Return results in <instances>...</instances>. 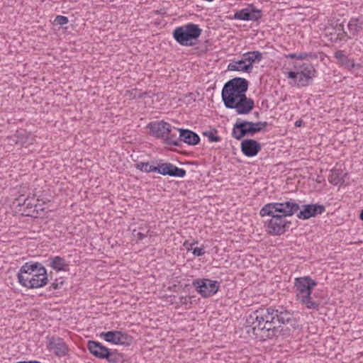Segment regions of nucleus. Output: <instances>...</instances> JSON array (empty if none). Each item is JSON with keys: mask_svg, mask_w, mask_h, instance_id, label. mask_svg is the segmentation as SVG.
I'll return each mask as SVG.
<instances>
[{"mask_svg": "<svg viewBox=\"0 0 363 363\" xmlns=\"http://www.w3.org/2000/svg\"><path fill=\"white\" fill-rule=\"evenodd\" d=\"M118 330H111L108 332H103L100 336L102 337L105 341L116 345V337Z\"/></svg>", "mask_w": 363, "mask_h": 363, "instance_id": "31", "label": "nucleus"}, {"mask_svg": "<svg viewBox=\"0 0 363 363\" xmlns=\"http://www.w3.org/2000/svg\"><path fill=\"white\" fill-rule=\"evenodd\" d=\"M116 340V345L130 346L133 343V337L126 333L118 330Z\"/></svg>", "mask_w": 363, "mask_h": 363, "instance_id": "27", "label": "nucleus"}, {"mask_svg": "<svg viewBox=\"0 0 363 363\" xmlns=\"http://www.w3.org/2000/svg\"><path fill=\"white\" fill-rule=\"evenodd\" d=\"M48 339V349L50 351H53L56 356L65 357L68 354V347L62 338L56 336H52Z\"/></svg>", "mask_w": 363, "mask_h": 363, "instance_id": "14", "label": "nucleus"}, {"mask_svg": "<svg viewBox=\"0 0 363 363\" xmlns=\"http://www.w3.org/2000/svg\"><path fill=\"white\" fill-rule=\"evenodd\" d=\"M270 219L265 221V227L268 234L274 236L284 234L291 225V221L278 216L267 215Z\"/></svg>", "mask_w": 363, "mask_h": 363, "instance_id": "7", "label": "nucleus"}, {"mask_svg": "<svg viewBox=\"0 0 363 363\" xmlns=\"http://www.w3.org/2000/svg\"><path fill=\"white\" fill-rule=\"evenodd\" d=\"M262 18L261 11L257 9L250 10L248 8L241 9L234 14V18L242 21H257Z\"/></svg>", "mask_w": 363, "mask_h": 363, "instance_id": "19", "label": "nucleus"}, {"mask_svg": "<svg viewBox=\"0 0 363 363\" xmlns=\"http://www.w3.org/2000/svg\"><path fill=\"white\" fill-rule=\"evenodd\" d=\"M50 267L55 271H65L69 270V264L66 262L65 259L60 256H55L49 258Z\"/></svg>", "mask_w": 363, "mask_h": 363, "instance_id": "24", "label": "nucleus"}, {"mask_svg": "<svg viewBox=\"0 0 363 363\" xmlns=\"http://www.w3.org/2000/svg\"><path fill=\"white\" fill-rule=\"evenodd\" d=\"M250 124L252 125V128L255 133L262 132V128L260 127V121L256 123L250 121Z\"/></svg>", "mask_w": 363, "mask_h": 363, "instance_id": "37", "label": "nucleus"}, {"mask_svg": "<svg viewBox=\"0 0 363 363\" xmlns=\"http://www.w3.org/2000/svg\"><path fill=\"white\" fill-rule=\"evenodd\" d=\"M244 65H247L245 63V61L244 60V58L242 57L241 60L238 61H233V62H230L228 66V69L230 71H242V66Z\"/></svg>", "mask_w": 363, "mask_h": 363, "instance_id": "33", "label": "nucleus"}, {"mask_svg": "<svg viewBox=\"0 0 363 363\" xmlns=\"http://www.w3.org/2000/svg\"><path fill=\"white\" fill-rule=\"evenodd\" d=\"M205 251L202 247H195L193 249V254L194 256L200 257L204 255Z\"/></svg>", "mask_w": 363, "mask_h": 363, "instance_id": "38", "label": "nucleus"}, {"mask_svg": "<svg viewBox=\"0 0 363 363\" xmlns=\"http://www.w3.org/2000/svg\"><path fill=\"white\" fill-rule=\"evenodd\" d=\"M35 201L34 198L28 196L27 198H25L23 199V203L22 205L23 206L24 208L23 209L22 214L26 216H31V217H38V209L37 207L38 206V201H40L39 199H37V203H34Z\"/></svg>", "mask_w": 363, "mask_h": 363, "instance_id": "22", "label": "nucleus"}, {"mask_svg": "<svg viewBox=\"0 0 363 363\" xmlns=\"http://www.w3.org/2000/svg\"><path fill=\"white\" fill-rule=\"evenodd\" d=\"M189 245V242L188 241H186L184 243V246L187 247V246ZM189 245H191V244H189Z\"/></svg>", "mask_w": 363, "mask_h": 363, "instance_id": "52", "label": "nucleus"}, {"mask_svg": "<svg viewBox=\"0 0 363 363\" xmlns=\"http://www.w3.org/2000/svg\"><path fill=\"white\" fill-rule=\"evenodd\" d=\"M245 63L247 62L248 64L242 66V70L247 73H251L253 69V63L260 62L262 58V53L259 51H250L247 52L242 55Z\"/></svg>", "mask_w": 363, "mask_h": 363, "instance_id": "20", "label": "nucleus"}, {"mask_svg": "<svg viewBox=\"0 0 363 363\" xmlns=\"http://www.w3.org/2000/svg\"><path fill=\"white\" fill-rule=\"evenodd\" d=\"M300 206L294 200L290 199L283 202H272L265 204L259 211L262 217L267 215L278 216L286 218L298 213Z\"/></svg>", "mask_w": 363, "mask_h": 363, "instance_id": "4", "label": "nucleus"}, {"mask_svg": "<svg viewBox=\"0 0 363 363\" xmlns=\"http://www.w3.org/2000/svg\"><path fill=\"white\" fill-rule=\"evenodd\" d=\"M268 310L274 316L277 325H284L290 328V335L298 327L297 320L294 316V313L281 306L277 307H268Z\"/></svg>", "mask_w": 363, "mask_h": 363, "instance_id": "6", "label": "nucleus"}, {"mask_svg": "<svg viewBox=\"0 0 363 363\" xmlns=\"http://www.w3.org/2000/svg\"><path fill=\"white\" fill-rule=\"evenodd\" d=\"M249 82L245 78L235 77L228 81L221 91L225 108L235 109L239 115H247L255 108L254 100L246 96Z\"/></svg>", "mask_w": 363, "mask_h": 363, "instance_id": "2", "label": "nucleus"}, {"mask_svg": "<svg viewBox=\"0 0 363 363\" xmlns=\"http://www.w3.org/2000/svg\"><path fill=\"white\" fill-rule=\"evenodd\" d=\"M286 57V58H290V59H297V53H290V54L287 55Z\"/></svg>", "mask_w": 363, "mask_h": 363, "instance_id": "47", "label": "nucleus"}, {"mask_svg": "<svg viewBox=\"0 0 363 363\" xmlns=\"http://www.w3.org/2000/svg\"><path fill=\"white\" fill-rule=\"evenodd\" d=\"M150 134L158 138H164L172 131L171 125L164 121H153L147 124Z\"/></svg>", "mask_w": 363, "mask_h": 363, "instance_id": "11", "label": "nucleus"}, {"mask_svg": "<svg viewBox=\"0 0 363 363\" xmlns=\"http://www.w3.org/2000/svg\"><path fill=\"white\" fill-rule=\"evenodd\" d=\"M298 73L297 70H296V72L290 71L288 72V77L289 79H296L298 77Z\"/></svg>", "mask_w": 363, "mask_h": 363, "instance_id": "41", "label": "nucleus"}, {"mask_svg": "<svg viewBox=\"0 0 363 363\" xmlns=\"http://www.w3.org/2000/svg\"><path fill=\"white\" fill-rule=\"evenodd\" d=\"M109 363H125V357L122 353H119L116 350H109L108 354L105 357Z\"/></svg>", "mask_w": 363, "mask_h": 363, "instance_id": "25", "label": "nucleus"}, {"mask_svg": "<svg viewBox=\"0 0 363 363\" xmlns=\"http://www.w3.org/2000/svg\"><path fill=\"white\" fill-rule=\"evenodd\" d=\"M165 143L170 145L181 146V139L179 137L177 138V134L172 132L165 136Z\"/></svg>", "mask_w": 363, "mask_h": 363, "instance_id": "32", "label": "nucleus"}, {"mask_svg": "<svg viewBox=\"0 0 363 363\" xmlns=\"http://www.w3.org/2000/svg\"><path fill=\"white\" fill-rule=\"evenodd\" d=\"M68 18L66 17V16H57L55 21H54V23L55 25H60V26H63L65 24H67L68 23Z\"/></svg>", "mask_w": 363, "mask_h": 363, "instance_id": "36", "label": "nucleus"}, {"mask_svg": "<svg viewBox=\"0 0 363 363\" xmlns=\"http://www.w3.org/2000/svg\"><path fill=\"white\" fill-rule=\"evenodd\" d=\"M343 171L340 169H334L330 171L328 175V181L333 185L342 184L344 181L342 179Z\"/></svg>", "mask_w": 363, "mask_h": 363, "instance_id": "26", "label": "nucleus"}, {"mask_svg": "<svg viewBox=\"0 0 363 363\" xmlns=\"http://www.w3.org/2000/svg\"><path fill=\"white\" fill-rule=\"evenodd\" d=\"M348 31L344 32L349 39L357 40L360 33L363 30V21L359 18H351L347 25ZM342 30H344L342 29Z\"/></svg>", "mask_w": 363, "mask_h": 363, "instance_id": "17", "label": "nucleus"}, {"mask_svg": "<svg viewBox=\"0 0 363 363\" xmlns=\"http://www.w3.org/2000/svg\"><path fill=\"white\" fill-rule=\"evenodd\" d=\"M268 125V123L266 121H260V127L262 128V131H264Z\"/></svg>", "mask_w": 363, "mask_h": 363, "instance_id": "46", "label": "nucleus"}, {"mask_svg": "<svg viewBox=\"0 0 363 363\" xmlns=\"http://www.w3.org/2000/svg\"><path fill=\"white\" fill-rule=\"evenodd\" d=\"M217 130L212 129L211 130L205 131L203 133V135L208 138V140L211 143L213 142H219L221 140V138L216 135Z\"/></svg>", "mask_w": 363, "mask_h": 363, "instance_id": "34", "label": "nucleus"}, {"mask_svg": "<svg viewBox=\"0 0 363 363\" xmlns=\"http://www.w3.org/2000/svg\"><path fill=\"white\" fill-rule=\"evenodd\" d=\"M18 283L27 289H38L45 286L48 278L47 270L42 263L26 262L17 274Z\"/></svg>", "mask_w": 363, "mask_h": 363, "instance_id": "3", "label": "nucleus"}, {"mask_svg": "<svg viewBox=\"0 0 363 363\" xmlns=\"http://www.w3.org/2000/svg\"><path fill=\"white\" fill-rule=\"evenodd\" d=\"M294 68L298 71V82L302 86H308L315 77L316 71L311 63L303 62L294 65Z\"/></svg>", "mask_w": 363, "mask_h": 363, "instance_id": "10", "label": "nucleus"}, {"mask_svg": "<svg viewBox=\"0 0 363 363\" xmlns=\"http://www.w3.org/2000/svg\"><path fill=\"white\" fill-rule=\"evenodd\" d=\"M297 59L298 60H306L307 59V55H306V52H299V53H297Z\"/></svg>", "mask_w": 363, "mask_h": 363, "instance_id": "44", "label": "nucleus"}, {"mask_svg": "<svg viewBox=\"0 0 363 363\" xmlns=\"http://www.w3.org/2000/svg\"><path fill=\"white\" fill-rule=\"evenodd\" d=\"M299 301L301 303L304 304L306 306V307L308 309L318 310L320 304L319 301H316L313 300V298L311 296V294L309 295V297H308V298H303L300 299Z\"/></svg>", "mask_w": 363, "mask_h": 363, "instance_id": "29", "label": "nucleus"}, {"mask_svg": "<svg viewBox=\"0 0 363 363\" xmlns=\"http://www.w3.org/2000/svg\"><path fill=\"white\" fill-rule=\"evenodd\" d=\"M307 59H317L318 58V54L313 53V52H306Z\"/></svg>", "mask_w": 363, "mask_h": 363, "instance_id": "45", "label": "nucleus"}, {"mask_svg": "<svg viewBox=\"0 0 363 363\" xmlns=\"http://www.w3.org/2000/svg\"><path fill=\"white\" fill-rule=\"evenodd\" d=\"M240 149L244 155L252 157L261 150V145L255 140L245 139L241 142Z\"/></svg>", "mask_w": 363, "mask_h": 363, "instance_id": "16", "label": "nucleus"}, {"mask_svg": "<svg viewBox=\"0 0 363 363\" xmlns=\"http://www.w3.org/2000/svg\"><path fill=\"white\" fill-rule=\"evenodd\" d=\"M64 281L61 280L60 282L58 281V279H56L55 282L52 283L50 287L53 289H57L60 287V285H62Z\"/></svg>", "mask_w": 363, "mask_h": 363, "instance_id": "40", "label": "nucleus"}, {"mask_svg": "<svg viewBox=\"0 0 363 363\" xmlns=\"http://www.w3.org/2000/svg\"><path fill=\"white\" fill-rule=\"evenodd\" d=\"M25 198H23V196L21 195L18 198L16 199V201H17V206H19V207H23V206L22 205V203H23V199Z\"/></svg>", "mask_w": 363, "mask_h": 363, "instance_id": "43", "label": "nucleus"}, {"mask_svg": "<svg viewBox=\"0 0 363 363\" xmlns=\"http://www.w3.org/2000/svg\"><path fill=\"white\" fill-rule=\"evenodd\" d=\"M325 211V207L322 204H305L302 206V209L297 213V217L301 220H307L322 214Z\"/></svg>", "mask_w": 363, "mask_h": 363, "instance_id": "13", "label": "nucleus"}, {"mask_svg": "<svg viewBox=\"0 0 363 363\" xmlns=\"http://www.w3.org/2000/svg\"><path fill=\"white\" fill-rule=\"evenodd\" d=\"M26 134L27 133L25 130H17L14 135L18 139L16 143H19L21 145H23L25 143L24 139L26 138Z\"/></svg>", "mask_w": 363, "mask_h": 363, "instance_id": "35", "label": "nucleus"}, {"mask_svg": "<svg viewBox=\"0 0 363 363\" xmlns=\"http://www.w3.org/2000/svg\"><path fill=\"white\" fill-rule=\"evenodd\" d=\"M157 168H159V170H157V172L162 175H168L172 177L183 178L186 173L185 169L179 168L169 162L158 164Z\"/></svg>", "mask_w": 363, "mask_h": 363, "instance_id": "15", "label": "nucleus"}, {"mask_svg": "<svg viewBox=\"0 0 363 363\" xmlns=\"http://www.w3.org/2000/svg\"><path fill=\"white\" fill-rule=\"evenodd\" d=\"M317 285L316 281L310 277H298L295 279L294 287L297 300L303 298H308L312 294L313 287Z\"/></svg>", "mask_w": 363, "mask_h": 363, "instance_id": "9", "label": "nucleus"}, {"mask_svg": "<svg viewBox=\"0 0 363 363\" xmlns=\"http://www.w3.org/2000/svg\"><path fill=\"white\" fill-rule=\"evenodd\" d=\"M359 218L363 221V210L362 211V212L359 215Z\"/></svg>", "mask_w": 363, "mask_h": 363, "instance_id": "51", "label": "nucleus"}, {"mask_svg": "<svg viewBox=\"0 0 363 363\" xmlns=\"http://www.w3.org/2000/svg\"><path fill=\"white\" fill-rule=\"evenodd\" d=\"M201 29L196 24L188 23L177 27L173 31V37L175 40L183 46H193L196 40L201 34Z\"/></svg>", "mask_w": 363, "mask_h": 363, "instance_id": "5", "label": "nucleus"}, {"mask_svg": "<svg viewBox=\"0 0 363 363\" xmlns=\"http://www.w3.org/2000/svg\"><path fill=\"white\" fill-rule=\"evenodd\" d=\"M189 300L190 297L186 296L180 297V303L183 305H186Z\"/></svg>", "mask_w": 363, "mask_h": 363, "instance_id": "42", "label": "nucleus"}, {"mask_svg": "<svg viewBox=\"0 0 363 363\" xmlns=\"http://www.w3.org/2000/svg\"><path fill=\"white\" fill-rule=\"evenodd\" d=\"M37 209H38V212L39 211H43L44 209L41 207V205L38 203V206L37 207Z\"/></svg>", "mask_w": 363, "mask_h": 363, "instance_id": "49", "label": "nucleus"}, {"mask_svg": "<svg viewBox=\"0 0 363 363\" xmlns=\"http://www.w3.org/2000/svg\"><path fill=\"white\" fill-rule=\"evenodd\" d=\"M139 229L141 231L137 232L136 230H133V236L136 238L138 240L141 241L148 236H152L151 231L147 226L145 225V227H140Z\"/></svg>", "mask_w": 363, "mask_h": 363, "instance_id": "28", "label": "nucleus"}, {"mask_svg": "<svg viewBox=\"0 0 363 363\" xmlns=\"http://www.w3.org/2000/svg\"><path fill=\"white\" fill-rule=\"evenodd\" d=\"M192 285L203 298H208L217 293L220 282L209 279H197L193 281Z\"/></svg>", "mask_w": 363, "mask_h": 363, "instance_id": "8", "label": "nucleus"}, {"mask_svg": "<svg viewBox=\"0 0 363 363\" xmlns=\"http://www.w3.org/2000/svg\"><path fill=\"white\" fill-rule=\"evenodd\" d=\"M334 56L342 66L349 70H351L354 67H361L359 64H356L354 60L350 59L342 50L336 51Z\"/></svg>", "mask_w": 363, "mask_h": 363, "instance_id": "23", "label": "nucleus"}, {"mask_svg": "<svg viewBox=\"0 0 363 363\" xmlns=\"http://www.w3.org/2000/svg\"><path fill=\"white\" fill-rule=\"evenodd\" d=\"M246 327L249 328L247 333L252 330L255 337L259 341L279 336H290V328L277 325L274 316L267 308H260L253 311L246 320Z\"/></svg>", "mask_w": 363, "mask_h": 363, "instance_id": "1", "label": "nucleus"}, {"mask_svg": "<svg viewBox=\"0 0 363 363\" xmlns=\"http://www.w3.org/2000/svg\"><path fill=\"white\" fill-rule=\"evenodd\" d=\"M255 134L250 121H247L238 120L232 130V137L238 140L246 135L253 136Z\"/></svg>", "mask_w": 363, "mask_h": 363, "instance_id": "12", "label": "nucleus"}, {"mask_svg": "<svg viewBox=\"0 0 363 363\" xmlns=\"http://www.w3.org/2000/svg\"><path fill=\"white\" fill-rule=\"evenodd\" d=\"M303 121L301 119H299L295 122L296 127H301Z\"/></svg>", "mask_w": 363, "mask_h": 363, "instance_id": "48", "label": "nucleus"}, {"mask_svg": "<svg viewBox=\"0 0 363 363\" xmlns=\"http://www.w3.org/2000/svg\"><path fill=\"white\" fill-rule=\"evenodd\" d=\"M174 129L179 133L181 142L183 141L189 145H196L200 142L198 134L191 130L176 128Z\"/></svg>", "mask_w": 363, "mask_h": 363, "instance_id": "21", "label": "nucleus"}, {"mask_svg": "<svg viewBox=\"0 0 363 363\" xmlns=\"http://www.w3.org/2000/svg\"><path fill=\"white\" fill-rule=\"evenodd\" d=\"M135 91V95L133 96V99H141L143 98L144 96H145L147 94V92H139L138 93V91L137 89H132L131 90V94H133V92Z\"/></svg>", "mask_w": 363, "mask_h": 363, "instance_id": "39", "label": "nucleus"}, {"mask_svg": "<svg viewBox=\"0 0 363 363\" xmlns=\"http://www.w3.org/2000/svg\"><path fill=\"white\" fill-rule=\"evenodd\" d=\"M135 168L140 171L149 173L151 172H157V170H159V168H157V166H152L149 164V162H138L135 164Z\"/></svg>", "mask_w": 363, "mask_h": 363, "instance_id": "30", "label": "nucleus"}, {"mask_svg": "<svg viewBox=\"0 0 363 363\" xmlns=\"http://www.w3.org/2000/svg\"><path fill=\"white\" fill-rule=\"evenodd\" d=\"M87 349L93 356L101 359L106 357V354H108L110 350L101 342L94 340L88 341Z\"/></svg>", "mask_w": 363, "mask_h": 363, "instance_id": "18", "label": "nucleus"}, {"mask_svg": "<svg viewBox=\"0 0 363 363\" xmlns=\"http://www.w3.org/2000/svg\"><path fill=\"white\" fill-rule=\"evenodd\" d=\"M127 93L130 94V96H131L132 99L133 96L135 95V91H133V94H131V91H128Z\"/></svg>", "mask_w": 363, "mask_h": 363, "instance_id": "50", "label": "nucleus"}]
</instances>
